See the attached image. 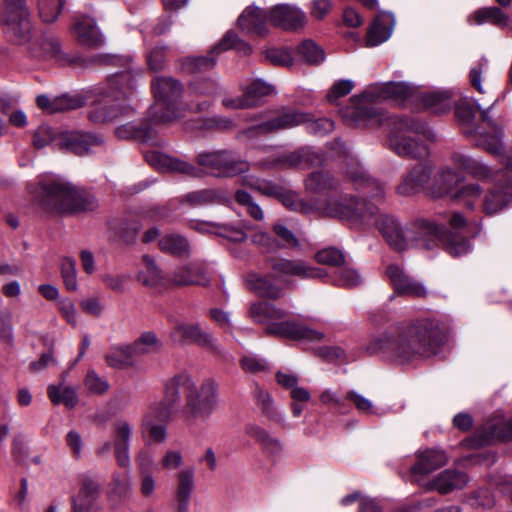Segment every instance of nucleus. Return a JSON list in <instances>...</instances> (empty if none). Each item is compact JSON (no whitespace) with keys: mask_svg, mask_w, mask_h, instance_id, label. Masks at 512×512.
<instances>
[{"mask_svg":"<svg viewBox=\"0 0 512 512\" xmlns=\"http://www.w3.org/2000/svg\"><path fill=\"white\" fill-rule=\"evenodd\" d=\"M235 199L238 204L246 208L249 215L255 220H262L264 218L263 210L246 191L238 190L235 194Z\"/></svg>","mask_w":512,"mask_h":512,"instance_id":"774afa93","label":"nucleus"},{"mask_svg":"<svg viewBox=\"0 0 512 512\" xmlns=\"http://www.w3.org/2000/svg\"><path fill=\"white\" fill-rule=\"evenodd\" d=\"M159 248L165 253L182 256L188 253L189 245L187 240L182 236L169 234L160 239Z\"/></svg>","mask_w":512,"mask_h":512,"instance_id":"3c124183","label":"nucleus"},{"mask_svg":"<svg viewBox=\"0 0 512 512\" xmlns=\"http://www.w3.org/2000/svg\"><path fill=\"white\" fill-rule=\"evenodd\" d=\"M247 285L260 297L277 299L282 295V289L269 279L256 273L247 276Z\"/></svg>","mask_w":512,"mask_h":512,"instance_id":"37998d69","label":"nucleus"},{"mask_svg":"<svg viewBox=\"0 0 512 512\" xmlns=\"http://www.w3.org/2000/svg\"><path fill=\"white\" fill-rule=\"evenodd\" d=\"M72 32L78 42L83 46L96 47L102 41L96 23L94 19L90 17H80L76 19L72 26Z\"/></svg>","mask_w":512,"mask_h":512,"instance_id":"7c9ffc66","label":"nucleus"},{"mask_svg":"<svg viewBox=\"0 0 512 512\" xmlns=\"http://www.w3.org/2000/svg\"><path fill=\"white\" fill-rule=\"evenodd\" d=\"M319 209L332 217L350 221L370 222L374 219L379 232L388 245L397 251L409 249V233L407 226L403 227L398 219L389 214L379 213L375 203L357 202L353 197L340 195L337 199H330L324 207Z\"/></svg>","mask_w":512,"mask_h":512,"instance_id":"7ed1b4c3","label":"nucleus"},{"mask_svg":"<svg viewBox=\"0 0 512 512\" xmlns=\"http://www.w3.org/2000/svg\"><path fill=\"white\" fill-rule=\"evenodd\" d=\"M106 364L114 369H127L136 365L137 358L130 345L112 347L104 356Z\"/></svg>","mask_w":512,"mask_h":512,"instance_id":"58836bf2","label":"nucleus"},{"mask_svg":"<svg viewBox=\"0 0 512 512\" xmlns=\"http://www.w3.org/2000/svg\"><path fill=\"white\" fill-rule=\"evenodd\" d=\"M393 17L390 14H382L371 25L367 35V45L377 46L385 42L391 35Z\"/></svg>","mask_w":512,"mask_h":512,"instance_id":"ea45409f","label":"nucleus"},{"mask_svg":"<svg viewBox=\"0 0 512 512\" xmlns=\"http://www.w3.org/2000/svg\"><path fill=\"white\" fill-rule=\"evenodd\" d=\"M61 275L68 290L75 291L78 287L76 262L71 257H64L61 262Z\"/></svg>","mask_w":512,"mask_h":512,"instance_id":"69168bd1","label":"nucleus"},{"mask_svg":"<svg viewBox=\"0 0 512 512\" xmlns=\"http://www.w3.org/2000/svg\"><path fill=\"white\" fill-rule=\"evenodd\" d=\"M440 342L438 322L422 319L401 329L372 336L365 350L369 354L383 353L403 364L434 355Z\"/></svg>","mask_w":512,"mask_h":512,"instance_id":"f03ea898","label":"nucleus"},{"mask_svg":"<svg viewBox=\"0 0 512 512\" xmlns=\"http://www.w3.org/2000/svg\"><path fill=\"white\" fill-rule=\"evenodd\" d=\"M245 434L254 439L265 451L272 455H277L283 450L281 441L256 423L247 424L245 426Z\"/></svg>","mask_w":512,"mask_h":512,"instance_id":"72a5a7b5","label":"nucleus"},{"mask_svg":"<svg viewBox=\"0 0 512 512\" xmlns=\"http://www.w3.org/2000/svg\"><path fill=\"white\" fill-rule=\"evenodd\" d=\"M269 22L284 30H298L307 23L306 13L296 5L278 4L268 12Z\"/></svg>","mask_w":512,"mask_h":512,"instance_id":"a211bd4d","label":"nucleus"},{"mask_svg":"<svg viewBox=\"0 0 512 512\" xmlns=\"http://www.w3.org/2000/svg\"><path fill=\"white\" fill-rule=\"evenodd\" d=\"M386 274L397 294L417 298H424L428 295L424 284L411 278L401 266L390 264L386 269Z\"/></svg>","mask_w":512,"mask_h":512,"instance_id":"6ab92c4d","label":"nucleus"},{"mask_svg":"<svg viewBox=\"0 0 512 512\" xmlns=\"http://www.w3.org/2000/svg\"><path fill=\"white\" fill-rule=\"evenodd\" d=\"M496 99H494L488 109L481 110L482 120L487 123V125L491 128L493 134H481L479 135L478 145L484 147L487 151L492 154H498L502 149V132L498 125L489 117L488 111L495 104Z\"/></svg>","mask_w":512,"mask_h":512,"instance_id":"f704fd0d","label":"nucleus"},{"mask_svg":"<svg viewBox=\"0 0 512 512\" xmlns=\"http://www.w3.org/2000/svg\"><path fill=\"white\" fill-rule=\"evenodd\" d=\"M250 317L257 323L267 326L266 331L269 334L292 340H306L317 342L324 339V334L320 331L301 325L295 321H281L286 313L267 302L253 303L249 309Z\"/></svg>","mask_w":512,"mask_h":512,"instance_id":"0eeeda50","label":"nucleus"},{"mask_svg":"<svg viewBox=\"0 0 512 512\" xmlns=\"http://www.w3.org/2000/svg\"><path fill=\"white\" fill-rule=\"evenodd\" d=\"M169 339L178 345L193 343L210 349L216 348L212 334L198 323L175 322L169 332Z\"/></svg>","mask_w":512,"mask_h":512,"instance_id":"dca6fc26","label":"nucleus"},{"mask_svg":"<svg viewBox=\"0 0 512 512\" xmlns=\"http://www.w3.org/2000/svg\"><path fill=\"white\" fill-rule=\"evenodd\" d=\"M170 281L179 286L206 285L209 282V276L202 264L191 263L177 269Z\"/></svg>","mask_w":512,"mask_h":512,"instance_id":"c756f323","label":"nucleus"},{"mask_svg":"<svg viewBox=\"0 0 512 512\" xmlns=\"http://www.w3.org/2000/svg\"><path fill=\"white\" fill-rule=\"evenodd\" d=\"M84 385L90 393L99 395L106 393L110 387L108 381L93 369L87 372Z\"/></svg>","mask_w":512,"mask_h":512,"instance_id":"338daca9","label":"nucleus"},{"mask_svg":"<svg viewBox=\"0 0 512 512\" xmlns=\"http://www.w3.org/2000/svg\"><path fill=\"white\" fill-rule=\"evenodd\" d=\"M104 142V138L101 135L83 131L59 132L57 139L58 149L66 150L79 156L86 155L95 148L101 147Z\"/></svg>","mask_w":512,"mask_h":512,"instance_id":"f3484780","label":"nucleus"},{"mask_svg":"<svg viewBox=\"0 0 512 512\" xmlns=\"http://www.w3.org/2000/svg\"><path fill=\"white\" fill-rule=\"evenodd\" d=\"M347 399L350 400L359 413L382 416L384 411L379 410L373 402L355 390L347 392Z\"/></svg>","mask_w":512,"mask_h":512,"instance_id":"052dcab7","label":"nucleus"},{"mask_svg":"<svg viewBox=\"0 0 512 512\" xmlns=\"http://www.w3.org/2000/svg\"><path fill=\"white\" fill-rule=\"evenodd\" d=\"M424 103L434 113L442 114L451 108V95L448 91L431 92L425 96Z\"/></svg>","mask_w":512,"mask_h":512,"instance_id":"6e6d98bb","label":"nucleus"},{"mask_svg":"<svg viewBox=\"0 0 512 512\" xmlns=\"http://www.w3.org/2000/svg\"><path fill=\"white\" fill-rule=\"evenodd\" d=\"M459 172L455 167L454 169L450 166L440 168L434 176L430 194L435 198L449 196L452 199L453 194L464 181V177Z\"/></svg>","mask_w":512,"mask_h":512,"instance_id":"b1692460","label":"nucleus"},{"mask_svg":"<svg viewBox=\"0 0 512 512\" xmlns=\"http://www.w3.org/2000/svg\"><path fill=\"white\" fill-rule=\"evenodd\" d=\"M169 380L165 383L164 398L152 402L141 419L142 434H147L153 442L163 443L167 438L166 423L170 421L174 407L178 403L168 398Z\"/></svg>","mask_w":512,"mask_h":512,"instance_id":"9d476101","label":"nucleus"},{"mask_svg":"<svg viewBox=\"0 0 512 512\" xmlns=\"http://www.w3.org/2000/svg\"><path fill=\"white\" fill-rule=\"evenodd\" d=\"M297 52L305 62L313 65L322 63L325 58L323 49L312 40L303 41L298 46Z\"/></svg>","mask_w":512,"mask_h":512,"instance_id":"bf43d9fd","label":"nucleus"},{"mask_svg":"<svg viewBox=\"0 0 512 512\" xmlns=\"http://www.w3.org/2000/svg\"><path fill=\"white\" fill-rule=\"evenodd\" d=\"M334 283L341 287H355L362 283L361 275L353 268L344 266L336 271Z\"/></svg>","mask_w":512,"mask_h":512,"instance_id":"e2e57ef3","label":"nucleus"},{"mask_svg":"<svg viewBox=\"0 0 512 512\" xmlns=\"http://www.w3.org/2000/svg\"><path fill=\"white\" fill-rule=\"evenodd\" d=\"M65 0H38L40 18L47 23L54 22L61 12Z\"/></svg>","mask_w":512,"mask_h":512,"instance_id":"680f3d73","label":"nucleus"},{"mask_svg":"<svg viewBox=\"0 0 512 512\" xmlns=\"http://www.w3.org/2000/svg\"><path fill=\"white\" fill-rule=\"evenodd\" d=\"M38 107L48 114L76 110L84 105V99L80 95H68L48 97L39 95L36 99Z\"/></svg>","mask_w":512,"mask_h":512,"instance_id":"c85d7f7f","label":"nucleus"},{"mask_svg":"<svg viewBox=\"0 0 512 512\" xmlns=\"http://www.w3.org/2000/svg\"><path fill=\"white\" fill-rule=\"evenodd\" d=\"M322 156L312 148H303L298 151L283 153L273 162L266 164L269 167L294 168L299 165L312 166L321 163Z\"/></svg>","mask_w":512,"mask_h":512,"instance_id":"cd10ccee","label":"nucleus"},{"mask_svg":"<svg viewBox=\"0 0 512 512\" xmlns=\"http://www.w3.org/2000/svg\"><path fill=\"white\" fill-rule=\"evenodd\" d=\"M134 82L130 70L110 76L101 88V98L89 111V119L94 123H107L128 115L133 110L128 101L134 92Z\"/></svg>","mask_w":512,"mask_h":512,"instance_id":"39448f33","label":"nucleus"},{"mask_svg":"<svg viewBox=\"0 0 512 512\" xmlns=\"http://www.w3.org/2000/svg\"><path fill=\"white\" fill-rule=\"evenodd\" d=\"M415 89L404 82L377 83L369 86L361 95L362 102L343 111L344 119L354 126H382L391 128L388 139L389 148L398 156L411 159L428 157V145L421 140L420 135L430 141L436 140V135L425 131L424 125L413 117H385L380 111L370 106L373 102L391 100L404 102L413 97Z\"/></svg>","mask_w":512,"mask_h":512,"instance_id":"f257e3e1","label":"nucleus"},{"mask_svg":"<svg viewBox=\"0 0 512 512\" xmlns=\"http://www.w3.org/2000/svg\"><path fill=\"white\" fill-rule=\"evenodd\" d=\"M0 21L8 27L19 44L29 42L31 24L26 0H3Z\"/></svg>","mask_w":512,"mask_h":512,"instance_id":"ddd939ff","label":"nucleus"},{"mask_svg":"<svg viewBox=\"0 0 512 512\" xmlns=\"http://www.w3.org/2000/svg\"><path fill=\"white\" fill-rule=\"evenodd\" d=\"M229 49H235L238 53L248 55L252 52V47L240 39L233 31H228L221 41L211 50V54L215 52H222Z\"/></svg>","mask_w":512,"mask_h":512,"instance_id":"8fccbe9b","label":"nucleus"},{"mask_svg":"<svg viewBox=\"0 0 512 512\" xmlns=\"http://www.w3.org/2000/svg\"><path fill=\"white\" fill-rule=\"evenodd\" d=\"M242 183L244 186L256 190L265 196L276 197V195L279 194V185L272 181L261 179L255 175H245L242 178Z\"/></svg>","mask_w":512,"mask_h":512,"instance_id":"864d4df0","label":"nucleus"},{"mask_svg":"<svg viewBox=\"0 0 512 512\" xmlns=\"http://www.w3.org/2000/svg\"><path fill=\"white\" fill-rule=\"evenodd\" d=\"M482 195V188L479 184L468 183L460 185L457 191L453 194V200H457L469 209H475L476 203Z\"/></svg>","mask_w":512,"mask_h":512,"instance_id":"de8ad7c7","label":"nucleus"},{"mask_svg":"<svg viewBox=\"0 0 512 512\" xmlns=\"http://www.w3.org/2000/svg\"><path fill=\"white\" fill-rule=\"evenodd\" d=\"M269 267L278 278L316 279L327 275L324 269L311 266L302 259L272 258Z\"/></svg>","mask_w":512,"mask_h":512,"instance_id":"2eb2a0df","label":"nucleus"},{"mask_svg":"<svg viewBox=\"0 0 512 512\" xmlns=\"http://www.w3.org/2000/svg\"><path fill=\"white\" fill-rule=\"evenodd\" d=\"M277 199L288 209L303 213H310L314 207L308 203L303 202L296 192L284 190L282 187L279 189V194L276 195Z\"/></svg>","mask_w":512,"mask_h":512,"instance_id":"5fc2aeb1","label":"nucleus"},{"mask_svg":"<svg viewBox=\"0 0 512 512\" xmlns=\"http://www.w3.org/2000/svg\"><path fill=\"white\" fill-rule=\"evenodd\" d=\"M144 268L138 273V280L145 286L157 287L165 285L166 280L155 260L149 255L143 256Z\"/></svg>","mask_w":512,"mask_h":512,"instance_id":"a18cd8bd","label":"nucleus"},{"mask_svg":"<svg viewBox=\"0 0 512 512\" xmlns=\"http://www.w3.org/2000/svg\"><path fill=\"white\" fill-rule=\"evenodd\" d=\"M273 93L271 85L257 80L252 82L244 91L243 95L249 103V107L256 106L260 103L263 97Z\"/></svg>","mask_w":512,"mask_h":512,"instance_id":"4d7b16f0","label":"nucleus"},{"mask_svg":"<svg viewBox=\"0 0 512 512\" xmlns=\"http://www.w3.org/2000/svg\"><path fill=\"white\" fill-rule=\"evenodd\" d=\"M468 22L475 25L491 22L498 27H506L509 23V18L500 8L493 6L476 10L469 16Z\"/></svg>","mask_w":512,"mask_h":512,"instance_id":"a19ab883","label":"nucleus"},{"mask_svg":"<svg viewBox=\"0 0 512 512\" xmlns=\"http://www.w3.org/2000/svg\"><path fill=\"white\" fill-rule=\"evenodd\" d=\"M441 242H443L445 250L452 256H462L471 250L470 242L457 234L446 235L444 232Z\"/></svg>","mask_w":512,"mask_h":512,"instance_id":"13d9d810","label":"nucleus"},{"mask_svg":"<svg viewBox=\"0 0 512 512\" xmlns=\"http://www.w3.org/2000/svg\"><path fill=\"white\" fill-rule=\"evenodd\" d=\"M0 340L8 347L14 345L13 312L6 306H0Z\"/></svg>","mask_w":512,"mask_h":512,"instance_id":"603ef678","label":"nucleus"},{"mask_svg":"<svg viewBox=\"0 0 512 512\" xmlns=\"http://www.w3.org/2000/svg\"><path fill=\"white\" fill-rule=\"evenodd\" d=\"M58 137L59 133L54 132L50 126L41 125L34 133L33 145L38 149L43 148L49 144H52L54 147L58 148Z\"/></svg>","mask_w":512,"mask_h":512,"instance_id":"0e129e2a","label":"nucleus"},{"mask_svg":"<svg viewBox=\"0 0 512 512\" xmlns=\"http://www.w3.org/2000/svg\"><path fill=\"white\" fill-rule=\"evenodd\" d=\"M254 396L256 399V404L261 410L262 414L276 423H284L285 416L284 414L276 408L274 405V401L269 392L256 387Z\"/></svg>","mask_w":512,"mask_h":512,"instance_id":"c03bdc74","label":"nucleus"},{"mask_svg":"<svg viewBox=\"0 0 512 512\" xmlns=\"http://www.w3.org/2000/svg\"><path fill=\"white\" fill-rule=\"evenodd\" d=\"M468 482L467 475L463 472L445 470L434 480L435 488L442 494L449 493L453 489H461Z\"/></svg>","mask_w":512,"mask_h":512,"instance_id":"79ce46f5","label":"nucleus"},{"mask_svg":"<svg viewBox=\"0 0 512 512\" xmlns=\"http://www.w3.org/2000/svg\"><path fill=\"white\" fill-rule=\"evenodd\" d=\"M194 474L193 468L183 469L177 474L176 512H188L190 497L194 490Z\"/></svg>","mask_w":512,"mask_h":512,"instance_id":"473e14b6","label":"nucleus"},{"mask_svg":"<svg viewBox=\"0 0 512 512\" xmlns=\"http://www.w3.org/2000/svg\"><path fill=\"white\" fill-rule=\"evenodd\" d=\"M303 123L307 124V129L309 132L316 135L327 134L334 128L333 121L328 118L311 120V117L307 114L288 110L284 111L278 116H275L272 119L254 126L253 128L249 129L247 133H271L283 129H291Z\"/></svg>","mask_w":512,"mask_h":512,"instance_id":"1a4fd4ad","label":"nucleus"},{"mask_svg":"<svg viewBox=\"0 0 512 512\" xmlns=\"http://www.w3.org/2000/svg\"><path fill=\"white\" fill-rule=\"evenodd\" d=\"M512 438V418L506 421L502 416L487 421L476 434V445L484 446L498 440Z\"/></svg>","mask_w":512,"mask_h":512,"instance_id":"4be33fe9","label":"nucleus"},{"mask_svg":"<svg viewBox=\"0 0 512 512\" xmlns=\"http://www.w3.org/2000/svg\"><path fill=\"white\" fill-rule=\"evenodd\" d=\"M99 496V484L93 479H84L77 496L72 499V506L79 507L84 512H89L95 506Z\"/></svg>","mask_w":512,"mask_h":512,"instance_id":"4c0bfd02","label":"nucleus"},{"mask_svg":"<svg viewBox=\"0 0 512 512\" xmlns=\"http://www.w3.org/2000/svg\"><path fill=\"white\" fill-rule=\"evenodd\" d=\"M39 203L49 210L59 213L93 211L98 202L94 196L78 189L60 177H51L40 183Z\"/></svg>","mask_w":512,"mask_h":512,"instance_id":"423d86ee","label":"nucleus"},{"mask_svg":"<svg viewBox=\"0 0 512 512\" xmlns=\"http://www.w3.org/2000/svg\"><path fill=\"white\" fill-rule=\"evenodd\" d=\"M114 429V453L117 464L129 469L130 467V441L132 438L133 428L125 419H117L113 423Z\"/></svg>","mask_w":512,"mask_h":512,"instance_id":"412c9836","label":"nucleus"},{"mask_svg":"<svg viewBox=\"0 0 512 512\" xmlns=\"http://www.w3.org/2000/svg\"><path fill=\"white\" fill-rule=\"evenodd\" d=\"M181 391L185 394L183 415L190 425L197 420H206L215 410L217 395L212 380L207 379L196 385L186 373L174 375L169 379L168 398L178 402Z\"/></svg>","mask_w":512,"mask_h":512,"instance_id":"20e7f679","label":"nucleus"},{"mask_svg":"<svg viewBox=\"0 0 512 512\" xmlns=\"http://www.w3.org/2000/svg\"><path fill=\"white\" fill-rule=\"evenodd\" d=\"M197 161L208 173L217 177H233L249 169L246 161L228 150L200 153Z\"/></svg>","mask_w":512,"mask_h":512,"instance_id":"f8f14e48","label":"nucleus"},{"mask_svg":"<svg viewBox=\"0 0 512 512\" xmlns=\"http://www.w3.org/2000/svg\"><path fill=\"white\" fill-rule=\"evenodd\" d=\"M145 159L151 166L162 172H175L193 177L200 176L199 169L194 165L159 151L146 152Z\"/></svg>","mask_w":512,"mask_h":512,"instance_id":"aec40b11","label":"nucleus"},{"mask_svg":"<svg viewBox=\"0 0 512 512\" xmlns=\"http://www.w3.org/2000/svg\"><path fill=\"white\" fill-rule=\"evenodd\" d=\"M306 188L312 192L324 193L336 189L337 182L330 173L317 171L311 173L306 180Z\"/></svg>","mask_w":512,"mask_h":512,"instance_id":"09e8293b","label":"nucleus"},{"mask_svg":"<svg viewBox=\"0 0 512 512\" xmlns=\"http://www.w3.org/2000/svg\"><path fill=\"white\" fill-rule=\"evenodd\" d=\"M445 232L443 224L426 219H416L407 225L409 248L432 249L442 241Z\"/></svg>","mask_w":512,"mask_h":512,"instance_id":"4468645a","label":"nucleus"},{"mask_svg":"<svg viewBox=\"0 0 512 512\" xmlns=\"http://www.w3.org/2000/svg\"><path fill=\"white\" fill-rule=\"evenodd\" d=\"M65 374L61 377L59 385L50 384L47 388V395L54 405L63 404L67 408L72 409L78 404L77 389L64 384Z\"/></svg>","mask_w":512,"mask_h":512,"instance_id":"e433bc0d","label":"nucleus"},{"mask_svg":"<svg viewBox=\"0 0 512 512\" xmlns=\"http://www.w3.org/2000/svg\"><path fill=\"white\" fill-rule=\"evenodd\" d=\"M155 103L149 109V117L155 124L167 123L178 118L174 104L181 96L182 85L170 77H157L152 82Z\"/></svg>","mask_w":512,"mask_h":512,"instance_id":"6e6552de","label":"nucleus"},{"mask_svg":"<svg viewBox=\"0 0 512 512\" xmlns=\"http://www.w3.org/2000/svg\"><path fill=\"white\" fill-rule=\"evenodd\" d=\"M502 164L503 169L482 199L481 209L486 215L496 214L512 203V155H505Z\"/></svg>","mask_w":512,"mask_h":512,"instance_id":"9b49d317","label":"nucleus"},{"mask_svg":"<svg viewBox=\"0 0 512 512\" xmlns=\"http://www.w3.org/2000/svg\"><path fill=\"white\" fill-rule=\"evenodd\" d=\"M268 20V13L260 7L251 5L239 15L237 24L239 29L247 34L264 37L269 33Z\"/></svg>","mask_w":512,"mask_h":512,"instance_id":"5701e85b","label":"nucleus"},{"mask_svg":"<svg viewBox=\"0 0 512 512\" xmlns=\"http://www.w3.org/2000/svg\"><path fill=\"white\" fill-rule=\"evenodd\" d=\"M432 170V166L428 163L416 164L397 186V193L403 196L418 193L430 180Z\"/></svg>","mask_w":512,"mask_h":512,"instance_id":"393cba45","label":"nucleus"},{"mask_svg":"<svg viewBox=\"0 0 512 512\" xmlns=\"http://www.w3.org/2000/svg\"><path fill=\"white\" fill-rule=\"evenodd\" d=\"M27 50L31 57L52 60L57 63H64L66 56L61 50L58 40L54 37H43L32 40L30 36L27 42Z\"/></svg>","mask_w":512,"mask_h":512,"instance_id":"a878e982","label":"nucleus"},{"mask_svg":"<svg viewBox=\"0 0 512 512\" xmlns=\"http://www.w3.org/2000/svg\"><path fill=\"white\" fill-rule=\"evenodd\" d=\"M136 358L148 355L161 349L162 343L154 332L142 333L138 339L129 344Z\"/></svg>","mask_w":512,"mask_h":512,"instance_id":"49530a36","label":"nucleus"},{"mask_svg":"<svg viewBox=\"0 0 512 512\" xmlns=\"http://www.w3.org/2000/svg\"><path fill=\"white\" fill-rule=\"evenodd\" d=\"M347 174L354 183L355 188L362 191L365 196L374 199L377 203L383 199V186L375 179L366 175L363 169L356 168L353 171H348Z\"/></svg>","mask_w":512,"mask_h":512,"instance_id":"2f4dec72","label":"nucleus"},{"mask_svg":"<svg viewBox=\"0 0 512 512\" xmlns=\"http://www.w3.org/2000/svg\"><path fill=\"white\" fill-rule=\"evenodd\" d=\"M451 161L458 171L466 172L478 180L494 181L495 176L501 172V170L494 171L480 160L460 152L453 153Z\"/></svg>","mask_w":512,"mask_h":512,"instance_id":"bb28decb","label":"nucleus"},{"mask_svg":"<svg viewBox=\"0 0 512 512\" xmlns=\"http://www.w3.org/2000/svg\"><path fill=\"white\" fill-rule=\"evenodd\" d=\"M447 456L444 451L438 449H427L418 455L416 464L412 467L415 474H429L445 465Z\"/></svg>","mask_w":512,"mask_h":512,"instance_id":"c9c22d12","label":"nucleus"}]
</instances>
